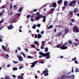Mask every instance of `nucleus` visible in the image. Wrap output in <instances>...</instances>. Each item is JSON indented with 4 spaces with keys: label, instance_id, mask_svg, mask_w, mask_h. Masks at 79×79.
<instances>
[{
    "label": "nucleus",
    "instance_id": "nucleus-1",
    "mask_svg": "<svg viewBox=\"0 0 79 79\" xmlns=\"http://www.w3.org/2000/svg\"><path fill=\"white\" fill-rule=\"evenodd\" d=\"M50 52H48L45 53H43L42 52H39V53L40 55L42 56L43 57H45L46 56V59H49V58H50Z\"/></svg>",
    "mask_w": 79,
    "mask_h": 79
},
{
    "label": "nucleus",
    "instance_id": "nucleus-2",
    "mask_svg": "<svg viewBox=\"0 0 79 79\" xmlns=\"http://www.w3.org/2000/svg\"><path fill=\"white\" fill-rule=\"evenodd\" d=\"M77 3L76 0H73L72 1V2H70V3H69V5L70 6H72V7H74L75 6V4H76Z\"/></svg>",
    "mask_w": 79,
    "mask_h": 79
},
{
    "label": "nucleus",
    "instance_id": "nucleus-3",
    "mask_svg": "<svg viewBox=\"0 0 79 79\" xmlns=\"http://www.w3.org/2000/svg\"><path fill=\"white\" fill-rule=\"evenodd\" d=\"M44 18V15H37V17H36L35 18V21H38V20H39L40 18Z\"/></svg>",
    "mask_w": 79,
    "mask_h": 79
},
{
    "label": "nucleus",
    "instance_id": "nucleus-4",
    "mask_svg": "<svg viewBox=\"0 0 79 79\" xmlns=\"http://www.w3.org/2000/svg\"><path fill=\"white\" fill-rule=\"evenodd\" d=\"M73 30L74 32H79V28L76 26H74L73 27Z\"/></svg>",
    "mask_w": 79,
    "mask_h": 79
},
{
    "label": "nucleus",
    "instance_id": "nucleus-5",
    "mask_svg": "<svg viewBox=\"0 0 79 79\" xmlns=\"http://www.w3.org/2000/svg\"><path fill=\"white\" fill-rule=\"evenodd\" d=\"M37 63H38V61L36 60L33 63H31V64H32V65L31 66V68H34V67L35 66V64H36Z\"/></svg>",
    "mask_w": 79,
    "mask_h": 79
},
{
    "label": "nucleus",
    "instance_id": "nucleus-6",
    "mask_svg": "<svg viewBox=\"0 0 79 79\" xmlns=\"http://www.w3.org/2000/svg\"><path fill=\"white\" fill-rule=\"evenodd\" d=\"M75 41H76V42H78L77 43H74V45L76 47V46L79 45V40H78V39H75Z\"/></svg>",
    "mask_w": 79,
    "mask_h": 79
},
{
    "label": "nucleus",
    "instance_id": "nucleus-7",
    "mask_svg": "<svg viewBox=\"0 0 79 79\" xmlns=\"http://www.w3.org/2000/svg\"><path fill=\"white\" fill-rule=\"evenodd\" d=\"M67 48H68V47L65 46L64 45H63L60 48V49H62V50H65L67 49Z\"/></svg>",
    "mask_w": 79,
    "mask_h": 79
},
{
    "label": "nucleus",
    "instance_id": "nucleus-8",
    "mask_svg": "<svg viewBox=\"0 0 79 79\" xmlns=\"http://www.w3.org/2000/svg\"><path fill=\"white\" fill-rule=\"evenodd\" d=\"M57 6V4H56V2H54L52 3V6H50V7H54L55 8Z\"/></svg>",
    "mask_w": 79,
    "mask_h": 79
},
{
    "label": "nucleus",
    "instance_id": "nucleus-9",
    "mask_svg": "<svg viewBox=\"0 0 79 79\" xmlns=\"http://www.w3.org/2000/svg\"><path fill=\"white\" fill-rule=\"evenodd\" d=\"M2 47L3 50L5 52H9V50H7V49L6 48H5V46L3 45H2Z\"/></svg>",
    "mask_w": 79,
    "mask_h": 79
},
{
    "label": "nucleus",
    "instance_id": "nucleus-10",
    "mask_svg": "<svg viewBox=\"0 0 79 79\" xmlns=\"http://www.w3.org/2000/svg\"><path fill=\"white\" fill-rule=\"evenodd\" d=\"M17 58L19 59V61H23V57L21 56V55H19V56H17Z\"/></svg>",
    "mask_w": 79,
    "mask_h": 79
},
{
    "label": "nucleus",
    "instance_id": "nucleus-11",
    "mask_svg": "<svg viewBox=\"0 0 79 79\" xmlns=\"http://www.w3.org/2000/svg\"><path fill=\"white\" fill-rule=\"evenodd\" d=\"M7 28L8 29L10 30L11 29H13V25L12 24H11L9 26L7 27Z\"/></svg>",
    "mask_w": 79,
    "mask_h": 79
},
{
    "label": "nucleus",
    "instance_id": "nucleus-12",
    "mask_svg": "<svg viewBox=\"0 0 79 79\" xmlns=\"http://www.w3.org/2000/svg\"><path fill=\"white\" fill-rule=\"evenodd\" d=\"M61 35H63V34H61V32H60L58 34H56V37H60Z\"/></svg>",
    "mask_w": 79,
    "mask_h": 79
},
{
    "label": "nucleus",
    "instance_id": "nucleus-13",
    "mask_svg": "<svg viewBox=\"0 0 79 79\" xmlns=\"http://www.w3.org/2000/svg\"><path fill=\"white\" fill-rule=\"evenodd\" d=\"M62 2H63V0H59L57 1V3L59 5H61Z\"/></svg>",
    "mask_w": 79,
    "mask_h": 79
},
{
    "label": "nucleus",
    "instance_id": "nucleus-14",
    "mask_svg": "<svg viewBox=\"0 0 79 79\" xmlns=\"http://www.w3.org/2000/svg\"><path fill=\"white\" fill-rule=\"evenodd\" d=\"M45 71L46 73H46L44 74V76H47L48 75V71L47 70V69H46L45 70Z\"/></svg>",
    "mask_w": 79,
    "mask_h": 79
},
{
    "label": "nucleus",
    "instance_id": "nucleus-15",
    "mask_svg": "<svg viewBox=\"0 0 79 79\" xmlns=\"http://www.w3.org/2000/svg\"><path fill=\"white\" fill-rule=\"evenodd\" d=\"M36 11H37V10L36 9H34L33 11H30L29 12V13H32L33 12H35Z\"/></svg>",
    "mask_w": 79,
    "mask_h": 79
},
{
    "label": "nucleus",
    "instance_id": "nucleus-16",
    "mask_svg": "<svg viewBox=\"0 0 79 79\" xmlns=\"http://www.w3.org/2000/svg\"><path fill=\"white\" fill-rule=\"evenodd\" d=\"M67 5H68V2L65 1L64 2V6H67Z\"/></svg>",
    "mask_w": 79,
    "mask_h": 79
},
{
    "label": "nucleus",
    "instance_id": "nucleus-17",
    "mask_svg": "<svg viewBox=\"0 0 79 79\" xmlns=\"http://www.w3.org/2000/svg\"><path fill=\"white\" fill-rule=\"evenodd\" d=\"M69 13L70 15H71V18H72V17H73V12L69 11Z\"/></svg>",
    "mask_w": 79,
    "mask_h": 79
},
{
    "label": "nucleus",
    "instance_id": "nucleus-18",
    "mask_svg": "<svg viewBox=\"0 0 79 79\" xmlns=\"http://www.w3.org/2000/svg\"><path fill=\"white\" fill-rule=\"evenodd\" d=\"M44 18H44L43 20V23H45V21H46V17L45 16H44Z\"/></svg>",
    "mask_w": 79,
    "mask_h": 79
},
{
    "label": "nucleus",
    "instance_id": "nucleus-19",
    "mask_svg": "<svg viewBox=\"0 0 79 79\" xmlns=\"http://www.w3.org/2000/svg\"><path fill=\"white\" fill-rule=\"evenodd\" d=\"M38 39H40L41 37H42V35H41L39 33L38 34V37H37Z\"/></svg>",
    "mask_w": 79,
    "mask_h": 79
},
{
    "label": "nucleus",
    "instance_id": "nucleus-20",
    "mask_svg": "<svg viewBox=\"0 0 79 79\" xmlns=\"http://www.w3.org/2000/svg\"><path fill=\"white\" fill-rule=\"evenodd\" d=\"M78 11V9L76 8L74 9L73 12L74 13H76Z\"/></svg>",
    "mask_w": 79,
    "mask_h": 79
},
{
    "label": "nucleus",
    "instance_id": "nucleus-21",
    "mask_svg": "<svg viewBox=\"0 0 79 79\" xmlns=\"http://www.w3.org/2000/svg\"><path fill=\"white\" fill-rule=\"evenodd\" d=\"M68 42L70 44H71V45H73V41H72L69 40L68 41Z\"/></svg>",
    "mask_w": 79,
    "mask_h": 79
},
{
    "label": "nucleus",
    "instance_id": "nucleus-22",
    "mask_svg": "<svg viewBox=\"0 0 79 79\" xmlns=\"http://www.w3.org/2000/svg\"><path fill=\"white\" fill-rule=\"evenodd\" d=\"M69 31V30L68 28H66L65 30V34H67L68 32Z\"/></svg>",
    "mask_w": 79,
    "mask_h": 79
},
{
    "label": "nucleus",
    "instance_id": "nucleus-23",
    "mask_svg": "<svg viewBox=\"0 0 79 79\" xmlns=\"http://www.w3.org/2000/svg\"><path fill=\"white\" fill-rule=\"evenodd\" d=\"M74 77L75 76L74 75H72L70 76V78L74 79Z\"/></svg>",
    "mask_w": 79,
    "mask_h": 79
},
{
    "label": "nucleus",
    "instance_id": "nucleus-24",
    "mask_svg": "<svg viewBox=\"0 0 79 79\" xmlns=\"http://www.w3.org/2000/svg\"><path fill=\"white\" fill-rule=\"evenodd\" d=\"M61 44H59L57 45L56 47L57 48H60V47H61Z\"/></svg>",
    "mask_w": 79,
    "mask_h": 79
},
{
    "label": "nucleus",
    "instance_id": "nucleus-25",
    "mask_svg": "<svg viewBox=\"0 0 79 79\" xmlns=\"http://www.w3.org/2000/svg\"><path fill=\"white\" fill-rule=\"evenodd\" d=\"M22 10H23V8L22 7H21L19 8V10H18L19 12H21V11H22Z\"/></svg>",
    "mask_w": 79,
    "mask_h": 79
},
{
    "label": "nucleus",
    "instance_id": "nucleus-26",
    "mask_svg": "<svg viewBox=\"0 0 79 79\" xmlns=\"http://www.w3.org/2000/svg\"><path fill=\"white\" fill-rule=\"evenodd\" d=\"M5 6H6V5H4L2 6L1 7V8L2 9H4L5 8Z\"/></svg>",
    "mask_w": 79,
    "mask_h": 79
},
{
    "label": "nucleus",
    "instance_id": "nucleus-27",
    "mask_svg": "<svg viewBox=\"0 0 79 79\" xmlns=\"http://www.w3.org/2000/svg\"><path fill=\"white\" fill-rule=\"evenodd\" d=\"M48 50V48L46 47L45 50V52H47Z\"/></svg>",
    "mask_w": 79,
    "mask_h": 79
},
{
    "label": "nucleus",
    "instance_id": "nucleus-28",
    "mask_svg": "<svg viewBox=\"0 0 79 79\" xmlns=\"http://www.w3.org/2000/svg\"><path fill=\"white\" fill-rule=\"evenodd\" d=\"M53 27V25H50L48 28V29H51V28H52Z\"/></svg>",
    "mask_w": 79,
    "mask_h": 79
},
{
    "label": "nucleus",
    "instance_id": "nucleus-29",
    "mask_svg": "<svg viewBox=\"0 0 79 79\" xmlns=\"http://www.w3.org/2000/svg\"><path fill=\"white\" fill-rule=\"evenodd\" d=\"M65 77L67 79H69L70 78V76H69V75H67Z\"/></svg>",
    "mask_w": 79,
    "mask_h": 79
},
{
    "label": "nucleus",
    "instance_id": "nucleus-30",
    "mask_svg": "<svg viewBox=\"0 0 79 79\" xmlns=\"http://www.w3.org/2000/svg\"><path fill=\"white\" fill-rule=\"evenodd\" d=\"M27 58H30V59H31V58H33V57L32 56H28L27 57Z\"/></svg>",
    "mask_w": 79,
    "mask_h": 79
},
{
    "label": "nucleus",
    "instance_id": "nucleus-31",
    "mask_svg": "<svg viewBox=\"0 0 79 79\" xmlns=\"http://www.w3.org/2000/svg\"><path fill=\"white\" fill-rule=\"evenodd\" d=\"M18 69V68L16 67H15L13 68V70H14V71H16Z\"/></svg>",
    "mask_w": 79,
    "mask_h": 79
},
{
    "label": "nucleus",
    "instance_id": "nucleus-32",
    "mask_svg": "<svg viewBox=\"0 0 79 79\" xmlns=\"http://www.w3.org/2000/svg\"><path fill=\"white\" fill-rule=\"evenodd\" d=\"M32 28L34 29H35L36 28V25H34V26L32 27Z\"/></svg>",
    "mask_w": 79,
    "mask_h": 79
},
{
    "label": "nucleus",
    "instance_id": "nucleus-33",
    "mask_svg": "<svg viewBox=\"0 0 79 79\" xmlns=\"http://www.w3.org/2000/svg\"><path fill=\"white\" fill-rule=\"evenodd\" d=\"M34 44H35L36 45H37L39 44V42H37V41H35L34 42Z\"/></svg>",
    "mask_w": 79,
    "mask_h": 79
},
{
    "label": "nucleus",
    "instance_id": "nucleus-34",
    "mask_svg": "<svg viewBox=\"0 0 79 79\" xmlns=\"http://www.w3.org/2000/svg\"><path fill=\"white\" fill-rule=\"evenodd\" d=\"M79 69L77 68L75 70V72L76 73H77L78 72H79Z\"/></svg>",
    "mask_w": 79,
    "mask_h": 79
},
{
    "label": "nucleus",
    "instance_id": "nucleus-35",
    "mask_svg": "<svg viewBox=\"0 0 79 79\" xmlns=\"http://www.w3.org/2000/svg\"><path fill=\"white\" fill-rule=\"evenodd\" d=\"M16 15L17 16H18V17H19L20 16V14L17 13L16 14Z\"/></svg>",
    "mask_w": 79,
    "mask_h": 79
},
{
    "label": "nucleus",
    "instance_id": "nucleus-36",
    "mask_svg": "<svg viewBox=\"0 0 79 79\" xmlns=\"http://www.w3.org/2000/svg\"><path fill=\"white\" fill-rule=\"evenodd\" d=\"M76 57H74V58L73 59H72V61H74L75 60H76Z\"/></svg>",
    "mask_w": 79,
    "mask_h": 79
},
{
    "label": "nucleus",
    "instance_id": "nucleus-37",
    "mask_svg": "<svg viewBox=\"0 0 79 79\" xmlns=\"http://www.w3.org/2000/svg\"><path fill=\"white\" fill-rule=\"evenodd\" d=\"M72 23H74L75 22V20L73 19H71Z\"/></svg>",
    "mask_w": 79,
    "mask_h": 79
},
{
    "label": "nucleus",
    "instance_id": "nucleus-38",
    "mask_svg": "<svg viewBox=\"0 0 79 79\" xmlns=\"http://www.w3.org/2000/svg\"><path fill=\"white\" fill-rule=\"evenodd\" d=\"M5 79H9L10 78H9V77L8 76H6L5 77Z\"/></svg>",
    "mask_w": 79,
    "mask_h": 79
},
{
    "label": "nucleus",
    "instance_id": "nucleus-39",
    "mask_svg": "<svg viewBox=\"0 0 79 79\" xmlns=\"http://www.w3.org/2000/svg\"><path fill=\"white\" fill-rule=\"evenodd\" d=\"M30 17H31V15H28L27 16V18H28V19H29Z\"/></svg>",
    "mask_w": 79,
    "mask_h": 79
},
{
    "label": "nucleus",
    "instance_id": "nucleus-40",
    "mask_svg": "<svg viewBox=\"0 0 79 79\" xmlns=\"http://www.w3.org/2000/svg\"><path fill=\"white\" fill-rule=\"evenodd\" d=\"M17 50H18V51H19V50H21V48L19 47H18L17 48Z\"/></svg>",
    "mask_w": 79,
    "mask_h": 79
},
{
    "label": "nucleus",
    "instance_id": "nucleus-41",
    "mask_svg": "<svg viewBox=\"0 0 79 79\" xmlns=\"http://www.w3.org/2000/svg\"><path fill=\"white\" fill-rule=\"evenodd\" d=\"M40 14V12H37L35 14V15H39V14Z\"/></svg>",
    "mask_w": 79,
    "mask_h": 79
},
{
    "label": "nucleus",
    "instance_id": "nucleus-42",
    "mask_svg": "<svg viewBox=\"0 0 79 79\" xmlns=\"http://www.w3.org/2000/svg\"><path fill=\"white\" fill-rule=\"evenodd\" d=\"M54 10H55V8H53L52 9H51L50 10V11H54Z\"/></svg>",
    "mask_w": 79,
    "mask_h": 79
},
{
    "label": "nucleus",
    "instance_id": "nucleus-43",
    "mask_svg": "<svg viewBox=\"0 0 79 79\" xmlns=\"http://www.w3.org/2000/svg\"><path fill=\"white\" fill-rule=\"evenodd\" d=\"M37 26L38 27H40V24H38L37 25Z\"/></svg>",
    "mask_w": 79,
    "mask_h": 79
},
{
    "label": "nucleus",
    "instance_id": "nucleus-44",
    "mask_svg": "<svg viewBox=\"0 0 79 79\" xmlns=\"http://www.w3.org/2000/svg\"><path fill=\"white\" fill-rule=\"evenodd\" d=\"M3 22V19H2L0 21V24H2Z\"/></svg>",
    "mask_w": 79,
    "mask_h": 79
},
{
    "label": "nucleus",
    "instance_id": "nucleus-45",
    "mask_svg": "<svg viewBox=\"0 0 79 79\" xmlns=\"http://www.w3.org/2000/svg\"><path fill=\"white\" fill-rule=\"evenodd\" d=\"M11 8H12V4H11L10 6V10H11Z\"/></svg>",
    "mask_w": 79,
    "mask_h": 79
},
{
    "label": "nucleus",
    "instance_id": "nucleus-46",
    "mask_svg": "<svg viewBox=\"0 0 79 79\" xmlns=\"http://www.w3.org/2000/svg\"><path fill=\"white\" fill-rule=\"evenodd\" d=\"M41 49H44V45L41 47Z\"/></svg>",
    "mask_w": 79,
    "mask_h": 79
},
{
    "label": "nucleus",
    "instance_id": "nucleus-47",
    "mask_svg": "<svg viewBox=\"0 0 79 79\" xmlns=\"http://www.w3.org/2000/svg\"><path fill=\"white\" fill-rule=\"evenodd\" d=\"M74 63L76 64H78V62H77V60H75Z\"/></svg>",
    "mask_w": 79,
    "mask_h": 79
},
{
    "label": "nucleus",
    "instance_id": "nucleus-48",
    "mask_svg": "<svg viewBox=\"0 0 79 79\" xmlns=\"http://www.w3.org/2000/svg\"><path fill=\"white\" fill-rule=\"evenodd\" d=\"M3 15V12H0V16H2V15Z\"/></svg>",
    "mask_w": 79,
    "mask_h": 79
},
{
    "label": "nucleus",
    "instance_id": "nucleus-49",
    "mask_svg": "<svg viewBox=\"0 0 79 79\" xmlns=\"http://www.w3.org/2000/svg\"><path fill=\"white\" fill-rule=\"evenodd\" d=\"M24 50H25L26 52H29V50H28V49L27 48H25Z\"/></svg>",
    "mask_w": 79,
    "mask_h": 79
},
{
    "label": "nucleus",
    "instance_id": "nucleus-50",
    "mask_svg": "<svg viewBox=\"0 0 79 79\" xmlns=\"http://www.w3.org/2000/svg\"><path fill=\"white\" fill-rule=\"evenodd\" d=\"M13 63H15V64H16L17 63H18V62H17V61H13Z\"/></svg>",
    "mask_w": 79,
    "mask_h": 79
},
{
    "label": "nucleus",
    "instance_id": "nucleus-51",
    "mask_svg": "<svg viewBox=\"0 0 79 79\" xmlns=\"http://www.w3.org/2000/svg\"><path fill=\"white\" fill-rule=\"evenodd\" d=\"M31 47H35V45H34V44H32V45H31Z\"/></svg>",
    "mask_w": 79,
    "mask_h": 79
},
{
    "label": "nucleus",
    "instance_id": "nucleus-52",
    "mask_svg": "<svg viewBox=\"0 0 79 79\" xmlns=\"http://www.w3.org/2000/svg\"><path fill=\"white\" fill-rule=\"evenodd\" d=\"M61 79H65V77H64V76H63L61 77Z\"/></svg>",
    "mask_w": 79,
    "mask_h": 79
},
{
    "label": "nucleus",
    "instance_id": "nucleus-53",
    "mask_svg": "<svg viewBox=\"0 0 79 79\" xmlns=\"http://www.w3.org/2000/svg\"><path fill=\"white\" fill-rule=\"evenodd\" d=\"M34 38H37V35L36 34L35 35Z\"/></svg>",
    "mask_w": 79,
    "mask_h": 79
},
{
    "label": "nucleus",
    "instance_id": "nucleus-54",
    "mask_svg": "<svg viewBox=\"0 0 79 79\" xmlns=\"http://www.w3.org/2000/svg\"><path fill=\"white\" fill-rule=\"evenodd\" d=\"M21 68H23V66H20L19 67V69H21Z\"/></svg>",
    "mask_w": 79,
    "mask_h": 79
},
{
    "label": "nucleus",
    "instance_id": "nucleus-55",
    "mask_svg": "<svg viewBox=\"0 0 79 79\" xmlns=\"http://www.w3.org/2000/svg\"><path fill=\"white\" fill-rule=\"evenodd\" d=\"M40 63H42V64H44V61H40Z\"/></svg>",
    "mask_w": 79,
    "mask_h": 79
},
{
    "label": "nucleus",
    "instance_id": "nucleus-56",
    "mask_svg": "<svg viewBox=\"0 0 79 79\" xmlns=\"http://www.w3.org/2000/svg\"><path fill=\"white\" fill-rule=\"evenodd\" d=\"M69 25L70 26H73V24L71 23H69Z\"/></svg>",
    "mask_w": 79,
    "mask_h": 79
},
{
    "label": "nucleus",
    "instance_id": "nucleus-57",
    "mask_svg": "<svg viewBox=\"0 0 79 79\" xmlns=\"http://www.w3.org/2000/svg\"><path fill=\"white\" fill-rule=\"evenodd\" d=\"M62 9V10H64L65 9V7L64 6L63 7Z\"/></svg>",
    "mask_w": 79,
    "mask_h": 79
},
{
    "label": "nucleus",
    "instance_id": "nucleus-58",
    "mask_svg": "<svg viewBox=\"0 0 79 79\" xmlns=\"http://www.w3.org/2000/svg\"><path fill=\"white\" fill-rule=\"evenodd\" d=\"M72 73H74V69H73V68H72Z\"/></svg>",
    "mask_w": 79,
    "mask_h": 79
},
{
    "label": "nucleus",
    "instance_id": "nucleus-59",
    "mask_svg": "<svg viewBox=\"0 0 79 79\" xmlns=\"http://www.w3.org/2000/svg\"><path fill=\"white\" fill-rule=\"evenodd\" d=\"M13 8H16V5H15L13 7Z\"/></svg>",
    "mask_w": 79,
    "mask_h": 79
},
{
    "label": "nucleus",
    "instance_id": "nucleus-60",
    "mask_svg": "<svg viewBox=\"0 0 79 79\" xmlns=\"http://www.w3.org/2000/svg\"><path fill=\"white\" fill-rule=\"evenodd\" d=\"M3 41V40H2V38H0V42H2Z\"/></svg>",
    "mask_w": 79,
    "mask_h": 79
},
{
    "label": "nucleus",
    "instance_id": "nucleus-61",
    "mask_svg": "<svg viewBox=\"0 0 79 79\" xmlns=\"http://www.w3.org/2000/svg\"><path fill=\"white\" fill-rule=\"evenodd\" d=\"M64 57V56H60L59 58H63Z\"/></svg>",
    "mask_w": 79,
    "mask_h": 79
},
{
    "label": "nucleus",
    "instance_id": "nucleus-62",
    "mask_svg": "<svg viewBox=\"0 0 79 79\" xmlns=\"http://www.w3.org/2000/svg\"><path fill=\"white\" fill-rule=\"evenodd\" d=\"M53 13V11H51L49 13V14H52Z\"/></svg>",
    "mask_w": 79,
    "mask_h": 79
},
{
    "label": "nucleus",
    "instance_id": "nucleus-63",
    "mask_svg": "<svg viewBox=\"0 0 79 79\" xmlns=\"http://www.w3.org/2000/svg\"><path fill=\"white\" fill-rule=\"evenodd\" d=\"M31 21H32L33 22L34 21V19H32V18H31Z\"/></svg>",
    "mask_w": 79,
    "mask_h": 79
},
{
    "label": "nucleus",
    "instance_id": "nucleus-64",
    "mask_svg": "<svg viewBox=\"0 0 79 79\" xmlns=\"http://www.w3.org/2000/svg\"><path fill=\"white\" fill-rule=\"evenodd\" d=\"M35 79H37V78H38V76L37 75L35 76Z\"/></svg>",
    "mask_w": 79,
    "mask_h": 79
}]
</instances>
